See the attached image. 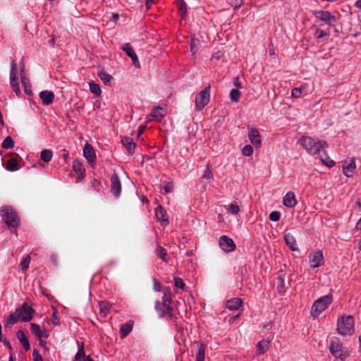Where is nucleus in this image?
<instances>
[{
    "label": "nucleus",
    "mask_w": 361,
    "mask_h": 361,
    "mask_svg": "<svg viewBox=\"0 0 361 361\" xmlns=\"http://www.w3.org/2000/svg\"><path fill=\"white\" fill-rule=\"evenodd\" d=\"M355 229L361 231V218L357 221L356 226H355Z\"/></svg>",
    "instance_id": "63"
},
{
    "label": "nucleus",
    "mask_w": 361,
    "mask_h": 361,
    "mask_svg": "<svg viewBox=\"0 0 361 361\" xmlns=\"http://www.w3.org/2000/svg\"><path fill=\"white\" fill-rule=\"evenodd\" d=\"M32 356L34 361H43L42 357L39 355L37 350H34L32 352Z\"/></svg>",
    "instance_id": "55"
},
{
    "label": "nucleus",
    "mask_w": 361,
    "mask_h": 361,
    "mask_svg": "<svg viewBox=\"0 0 361 361\" xmlns=\"http://www.w3.org/2000/svg\"><path fill=\"white\" fill-rule=\"evenodd\" d=\"M73 170L78 174H80V176H82L84 175L85 173V169L83 168V165L82 164V163L78 160H75L73 161Z\"/></svg>",
    "instance_id": "30"
},
{
    "label": "nucleus",
    "mask_w": 361,
    "mask_h": 361,
    "mask_svg": "<svg viewBox=\"0 0 361 361\" xmlns=\"http://www.w3.org/2000/svg\"><path fill=\"white\" fill-rule=\"evenodd\" d=\"M16 336L20 341L24 349L25 350H28L30 348V342L28 339L26 338L24 332L21 330L18 331L16 333Z\"/></svg>",
    "instance_id": "22"
},
{
    "label": "nucleus",
    "mask_w": 361,
    "mask_h": 361,
    "mask_svg": "<svg viewBox=\"0 0 361 361\" xmlns=\"http://www.w3.org/2000/svg\"><path fill=\"white\" fill-rule=\"evenodd\" d=\"M243 305V300L239 298H234L228 300L226 302V307L230 310H238Z\"/></svg>",
    "instance_id": "20"
},
{
    "label": "nucleus",
    "mask_w": 361,
    "mask_h": 361,
    "mask_svg": "<svg viewBox=\"0 0 361 361\" xmlns=\"http://www.w3.org/2000/svg\"><path fill=\"white\" fill-rule=\"evenodd\" d=\"M89 85H90V91L93 94H94L97 97L101 95L102 91H101L100 87L98 84L94 83V82H90Z\"/></svg>",
    "instance_id": "39"
},
{
    "label": "nucleus",
    "mask_w": 361,
    "mask_h": 361,
    "mask_svg": "<svg viewBox=\"0 0 361 361\" xmlns=\"http://www.w3.org/2000/svg\"><path fill=\"white\" fill-rule=\"evenodd\" d=\"M355 322L353 316L343 315L337 321V332L342 335H352L354 333Z\"/></svg>",
    "instance_id": "3"
},
{
    "label": "nucleus",
    "mask_w": 361,
    "mask_h": 361,
    "mask_svg": "<svg viewBox=\"0 0 361 361\" xmlns=\"http://www.w3.org/2000/svg\"><path fill=\"white\" fill-rule=\"evenodd\" d=\"M99 77L104 82L105 85H109L112 77L109 74L106 73L104 70H101L99 73Z\"/></svg>",
    "instance_id": "33"
},
{
    "label": "nucleus",
    "mask_w": 361,
    "mask_h": 361,
    "mask_svg": "<svg viewBox=\"0 0 361 361\" xmlns=\"http://www.w3.org/2000/svg\"><path fill=\"white\" fill-rule=\"evenodd\" d=\"M165 116V111L160 107H157L149 114L148 121H152L151 118H154L157 121H160Z\"/></svg>",
    "instance_id": "17"
},
{
    "label": "nucleus",
    "mask_w": 361,
    "mask_h": 361,
    "mask_svg": "<svg viewBox=\"0 0 361 361\" xmlns=\"http://www.w3.org/2000/svg\"><path fill=\"white\" fill-rule=\"evenodd\" d=\"M121 142L126 147L129 154L131 155L134 154L136 145L131 137H125L122 139Z\"/></svg>",
    "instance_id": "18"
},
{
    "label": "nucleus",
    "mask_w": 361,
    "mask_h": 361,
    "mask_svg": "<svg viewBox=\"0 0 361 361\" xmlns=\"http://www.w3.org/2000/svg\"><path fill=\"white\" fill-rule=\"evenodd\" d=\"M355 163L354 159H352L350 161V163H349L346 166H343V172L347 177H351L353 176V173L355 169Z\"/></svg>",
    "instance_id": "26"
},
{
    "label": "nucleus",
    "mask_w": 361,
    "mask_h": 361,
    "mask_svg": "<svg viewBox=\"0 0 361 361\" xmlns=\"http://www.w3.org/2000/svg\"><path fill=\"white\" fill-rule=\"evenodd\" d=\"M271 344L270 340H262L257 344V353L263 355L269 348Z\"/></svg>",
    "instance_id": "25"
},
{
    "label": "nucleus",
    "mask_w": 361,
    "mask_h": 361,
    "mask_svg": "<svg viewBox=\"0 0 361 361\" xmlns=\"http://www.w3.org/2000/svg\"><path fill=\"white\" fill-rule=\"evenodd\" d=\"M200 44V41L198 39L195 38V37L193 35L191 37V42H190V51L192 54V56L195 57V54L197 52V47Z\"/></svg>",
    "instance_id": "31"
},
{
    "label": "nucleus",
    "mask_w": 361,
    "mask_h": 361,
    "mask_svg": "<svg viewBox=\"0 0 361 361\" xmlns=\"http://www.w3.org/2000/svg\"><path fill=\"white\" fill-rule=\"evenodd\" d=\"M285 242L286 245L293 251L298 250V247H297L296 240L293 235L288 233L285 235Z\"/></svg>",
    "instance_id": "21"
},
{
    "label": "nucleus",
    "mask_w": 361,
    "mask_h": 361,
    "mask_svg": "<svg viewBox=\"0 0 361 361\" xmlns=\"http://www.w3.org/2000/svg\"><path fill=\"white\" fill-rule=\"evenodd\" d=\"M122 50L125 51L129 57L132 56L133 54H135L133 48L132 47L130 43H126L122 47Z\"/></svg>",
    "instance_id": "42"
},
{
    "label": "nucleus",
    "mask_w": 361,
    "mask_h": 361,
    "mask_svg": "<svg viewBox=\"0 0 361 361\" xmlns=\"http://www.w3.org/2000/svg\"><path fill=\"white\" fill-rule=\"evenodd\" d=\"M234 85L238 88H240L242 87L238 77L234 78Z\"/></svg>",
    "instance_id": "61"
},
{
    "label": "nucleus",
    "mask_w": 361,
    "mask_h": 361,
    "mask_svg": "<svg viewBox=\"0 0 361 361\" xmlns=\"http://www.w3.org/2000/svg\"><path fill=\"white\" fill-rule=\"evenodd\" d=\"M153 4V1L152 0H146V8L147 9H149L150 8V6H151V4Z\"/></svg>",
    "instance_id": "62"
},
{
    "label": "nucleus",
    "mask_w": 361,
    "mask_h": 361,
    "mask_svg": "<svg viewBox=\"0 0 361 361\" xmlns=\"http://www.w3.org/2000/svg\"><path fill=\"white\" fill-rule=\"evenodd\" d=\"M17 76V66L15 61H12L11 62V75L10 77H16Z\"/></svg>",
    "instance_id": "52"
},
{
    "label": "nucleus",
    "mask_w": 361,
    "mask_h": 361,
    "mask_svg": "<svg viewBox=\"0 0 361 361\" xmlns=\"http://www.w3.org/2000/svg\"><path fill=\"white\" fill-rule=\"evenodd\" d=\"M39 97L42 99L43 104L49 105L54 101V94L51 91L45 90L39 93Z\"/></svg>",
    "instance_id": "15"
},
{
    "label": "nucleus",
    "mask_w": 361,
    "mask_h": 361,
    "mask_svg": "<svg viewBox=\"0 0 361 361\" xmlns=\"http://www.w3.org/2000/svg\"><path fill=\"white\" fill-rule=\"evenodd\" d=\"M283 204L287 207H293L297 204L295 194L293 192H288L284 196L283 200Z\"/></svg>",
    "instance_id": "16"
},
{
    "label": "nucleus",
    "mask_w": 361,
    "mask_h": 361,
    "mask_svg": "<svg viewBox=\"0 0 361 361\" xmlns=\"http://www.w3.org/2000/svg\"><path fill=\"white\" fill-rule=\"evenodd\" d=\"M3 343H4V345L8 348V349L9 350V353H10V355H11V353H13V348H12V346L10 343V342L7 340V339H2Z\"/></svg>",
    "instance_id": "57"
},
{
    "label": "nucleus",
    "mask_w": 361,
    "mask_h": 361,
    "mask_svg": "<svg viewBox=\"0 0 361 361\" xmlns=\"http://www.w3.org/2000/svg\"><path fill=\"white\" fill-rule=\"evenodd\" d=\"M111 190L114 196H119L121 190V183L117 173H114L111 177Z\"/></svg>",
    "instance_id": "13"
},
{
    "label": "nucleus",
    "mask_w": 361,
    "mask_h": 361,
    "mask_svg": "<svg viewBox=\"0 0 361 361\" xmlns=\"http://www.w3.org/2000/svg\"><path fill=\"white\" fill-rule=\"evenodd\" d=\"M163 300L162 304L159 303V305L161 306L159 307L161 310V317H167L168 318L171 319L173 315V307L171 306V299L165 294L163 298Z\"/></svg>",
    "instance_id": "8"
},
{
    "label": "nucleus",
    "mask_w": 361,
    "mask_h": 361,
    "mask_svg": "<svg viewBox=\"0 0 361 361\" xmlns=\"http://www.w3.org/2000/svg\"><path fill=\"white\" fill-rule=\"evenodd\" d=\"M10 83L13 88V90L16 93V94L18 96L20 93L19 84L17 80V76L16 77H10Z\"/></svg>",
    "instance_id": "35"
},
{
    "label": "nucleus",
    "mask_w": 361,
    "mask_h": 361,
    "mask_svg": "<svg viewBox=\"0 0 361 361\" xmlns=\"http://www.w3.org/2000/svg\"><path fill=\"white\" fill-rule=\"evenodd\" d=\"M204 178H207L208 180L213 178V173L209 168V166L207 165V169L204 171V173L203 175Z\"/></svg>",
    "instance_id": "50"
},
{
    "label": "nucleus",
    "mask_w": 361,
    "mask_h": 361,
    "mask_svg": "<svg viewBox=\"0 0 361 361\" xmlns=\"http://www.w3.org/2000/svg\"><path fill=\"white\" fill-rule=\"evenodd\" d=\"M284 277L285 274H283V271H281L279 273L278 277H277V289L280 294H283L285 293V288H284Z\"/></svg>",
    "instance_id": "27"
},
{
    "label": "nucleus",
    "mask_w": 361,
    "mask_h": 361,
    "mask_svg": "<svg viewBox=\"0 0 361 361\" xmlns=\"http://www.w3.org/2000/svg\"><path fill=\"white\" fill-rule=\"evenodd\" d=\"M333 301L331 294L324 295L317 300L312 305L311 314L314 317H317L321 312L324 311Z\"/></svg>",
    "instance_id": "5"
},
{
    "label": "nucleus",
    "mask_w": 361,
    "mask_h": 361,
    "mask_svg": "<svg viewBox=\"0 0 361 361\" xmlns=\"http://www.w3.org/2000/svg\"><path fill=\"white\" fill-rule=\"evenodd\" d=\"M252 152L253 148L250 145H245L242 149V153L244 156H250L252 154Z\"/></svg>",
    "instance_id": "44"
},
{
    "label": "nucleus",
    "mask_w": 361,
    "mask_h": 361,
    "mask_svg": "<svg viewBox=\"0 0 361 361\" xmlns=\"http://www.w3.org/2000/svg\"><path fill=\"white\" fill-rule=\"evenodd\" d=\"M2 147L4 149H12L14 147V142L11 136H8L3 141Z\"/></svg>",
    "instance_id": "37"
},
{
    "label": "nucleus",
    "mask_w": 361,
    "mask_h": 361,
    "mask_svg": "<svg viewBox=\"0 0 361 361\" xmlns=\"http://www.w3.org/2000/svg\"><path fill=\"white\" fill-rule=\"evenodd\" d=\"M316 34L318 38H322L324 36H329V34L323 31L322 30L317 29Z\"/></svg>",
    "instance_id": "56"
},
{
    "label": "nucleus",
    "mask_w": 361,
    "mask_h": 361,
    "mask_svg": "<svg viewBox=\"0 0 361 361\" xmlns=\"http://www.w3.org/2000/svg\"><path fill=\"white\" fill-rule=\"evenodd\" d=\"M30 262V257L27 256L20 263V266L23 271H26L28 269L29 264Z\"/></svg>",
    "instance_id": "45"
},
{
    "label": "nucleus",
    "mask_w": 361,
    "mask_h": 361,
    "mask_svg": "<svg viewBox=\"0 0 361 361\" xmlns=\"http://www.w3.org/2000/svg\"><path fill=\"white\" fill-rule=\"evenodd\" d=\"M227 1L235 9L240 7L243 3V0H227Z\"/></svg>",
    "instance_id": "46"
},
{
    "label": "nucleus",
    "mask_w": 361,
    "mask_h": 361,
    "mask_svg": "<svg viewBox=\"0 0 361 361\" xmlns=\"http://www.w3.org/2000/svg\"><path fill=\"white\" fill-rule=\"evenodd\" d=\"M130 58H131V59L133 61V63L135 65V66L140 67L138 58H137L136 54H133V55L132 56H130Z\"/></svg>",
    "instance_id": "58"
},
{
    "label": "nucleus",
    "mask_w": 361,
    "mask_h": 361,
    "mask_svg": "<svg viewBox=\"0 0 361 361\" xmlns=\"http://www.w3.org/2000/svg\"><path fill=\"white\" fill-rule=\"evenodd\" d=\"M156 216L159 221L168 223L169 218L166 210L161 205H159L156 209Z\"/></svg>",
    "instance_id": "23"
},
{
    "label": "nucleus",
    "mask_w": 361,
    "mask_h": 361,
    "mask_svg": "<svg viewBox=\"0 0 361 361\" xmlns=\"http://www.w3.org/2000/svg\"><path fill=\"white\" fill-rule=\"evenodd\" d=\"M314 15L329 25H332L337 20L336 17L331 15L329 11H317L314 12Z\"/></svg>",
    "instance_id": "9"
},
{
    "label": "nucleus",
    "mask_w": 361,
    "mask_h": 361,
    "mask_svg": "<svg viewBox=\"0 0 361 361\" xmlns=\"http://www.w3.org/2000/svg\"><path fill=\"white\" fill-rule=\"evenodd\" d=\"M177 5L180 12V16L183 18L187 12V5L183 0H178Z\"/></svg>",
    "instance_id": "40"
},
{
    "label": "nucleus",
    "mask_w": 361,
    "mask_h": 361,
    "mask_svg": "<svg viewBox=\"0 0 361 361\" xmlns=\"http://www.w3.org/2000/svg\"><path fill=\"white\" fill-rule=\"evenodd\" d=\"M209 90L210 85H208L196 95L195 105L197 110L201 111L209 103Z\"/></svg>",
    "instance_id": "7"
},
{
    "label": "nucleus",
    "mask_w": 361,
    "mask_h": 361,
    "mask_svg": "<svg viewBox=\"0 0 361 361\" xmlns=\"http://www.w3.org/2000/svg\"><path fill=\"white\" fill-rule=\"evenodd\" d=\"M52 323L54 325H59V317L58 316V312L56 310H54L52 314Z\"/></svg>",
    "instance_id": "54"
},
{
    "label": "nucleus",
    "mask_w": 361,
    "mask_h": 361,
    "mask_svg": "<svg viewBox=\"0 0 361 361\" xmlns=\"http://www.w3.org/2000/svg\"><path fill=\"white\" fill-rule=\"evenodd\" d=\"M157 256L161 258L164 262L167 263L169 259L167 258L166 250L162 247L159 245L156 250Z\"/></svg>",
    "instance_id": "29"
},
{
    "label": "nucleus",
    "mask_w": 361,
    "mask_h": 361,
    "mask_svg": "<svg viewBox=\"0 0 361 361\" xmlns=\"http://www.w3.org/2000/svg\"><path fill=\"white\" fill-rule=\"evenodd\" d=\"M52 152L49 149H44L41 152L40 158L44 162H49L52 158Z\"/></svg>",
    "instance_id": "32"
},
{
    "label": "nucleus",
    "mask_w": 361,
    "mask_h": 361,
    "mask_svg": "<svg viewBox=\"0 0 361 361\" xmlns=\"http://www.w3.org/2000/svg\"><path fill=\"white\" fill-rule=\"evenodd\" d=\"M302 88H293L292 90V97L294 98H299L302 96Z\"/></svg>",
    "instance_id": "49"
},
{
    "label": "nucleus",
    "mask_w": 361,
    "mask_h": 361,
    "mask_svg": "<svg viewBox=\"0 0 361 361\" xmlns=\"http://www.w3.org/2000/svg\"><path fill=\"white\" fill-rule=\"evenodd\" d=\"M1 216L8 227L17 228L20 225V219L16 212L11 207H5L1 210Z\"/></svg>",
    "instance_id": "4"
},
{
    "label": "nucleus",
    "mask_w": 361,
    "mask_h": 361,
    "mask_svg": "<svg viewBox=\"0 0 361 361\" xmlns=\"http://www.w3.org/2000/svg\"><path fill=\"white\" fill-rule=\"evenodd\" d=\"M83 154L84 157L87 159L89 164H90L91 166H93V165L95 164L96 154L93 147L90 144H85L83 149Z\"/></svg>",
    "instance_id": "12"
},
{
    "label": "nucleus",
    "mask_w": 361,
    "mask_h": 361,
    "mask_svg": "<svg viewBox=\"0 0 361 361\" xmlns=\"http://www.w3.org/2000/svg\"><path fill=\"white\" fill-rule=\"evenodd\" d=\"M219 245L226 252L233 251L235 249L233 240L226 235L220 237Z\"/></svg>",
    "instance_id": "11"
},
{
    "label": "nucleus",
    "mask_w": 361,
    "mask_h": 361,
    "mask_svg": "<svg viewBox=\"0 0 361 361\" xmlns=\"http://www.w3.org/2000/svg\"><path fill=\"white\" fill-rule=\"evenodd\" d=\"M330 352L335 357L340 358L342 360L349 356L348 350L343 346L338 338L331 341Z\"/></svg>",
    "instance_id": "6"
},
{
    "label": "nucleus",
    "mask_w": 361,
    "mask_h": 361,
    "mask_svg": "<svg viewBox=\"0 0 361 361\" xmlns=\"http://www.w3.org/2000/svg\"><path fill=\"white\" fill-rule=\"evenodd\" d=\"M111 307V304L106 301H101L99 302L100 314L106 316Z\"/></svg>",
    "instance_id": "34"
},
{
    "label": "nucleus",
    "mask_w": 361,
    "mask_h": 361,
    "mask_svg": "<svg viewBox=\"0 0 361 361\" xmlns=\"http://www.w3.org/2000/svg\"><path fill=\"white\" fill-rule=\"evenodd\" d=\"M281 218V213L278 211L271 212L269 214V219L272 221H277Z\"/></svg>",
    "instance_id": "48"
},
{
    "label": "nucleus",
    "mask_w": 361,
    "mask_h": 361,
    "mask_svg": "<svg viewBox=\"0 0 361 361\" xmlns=\"http://www.w3.org/2000/svg\"><path fill=\"white\" fill-rule=\"evenodd\" d=\"M85 357H87V356L85 355V353L84 343H82L80 347L78 349V353L75 355V360H80L82 357H83L85 360Z\"/></svg>",
    "instance_id": "43"
},
{
    "label": "nucleus",
    "mask_w": 361,
    "mask_h": 361,
    "mask_svg": "<svg viewBox=\"0 0 361 361\" xmlns=\"http://www.w3.org/2000/svg\"><path fill=\"white\" fill-rule=\"evenodd\" d=\"M299 143L302 147L311 154L320 153L321 149H324L328 146L326 141L315 142L312 137L303 136L299 140Z\"/></svg>",
    "instance_id": "2"
},
{
    "label": "nucleus",
    "mask_w": 361,
    "mask_h": 361,
    "mask_svg": "<svg viewBox=\"0 0 361 361\" xmlns=\"http://www.w3.org/2000/svg\"><path fill=\"white\" fill-rule=\"evenodd\" d=\"M228 209L232 214H237L240 212V207L238 205L233 204H229L228 205Z\"/></svg>",
    "instance_id": "47"
},
{
    "label": "nucleus",
    "mask_w": 361,
    "mask_h": 361,
    "mask_svg": "<svg viewBox=\"0 0 361 361\" xmlns=\"http://www.w3.org/2000/svg\"><path fill=\"white\" fill-rule=\"evenodd\" d=\"M248 137L252 144L256 147H259L261 146V136L256 128H252L250 130Z\"/></svg>",
    "instance_id": "14"
},
{
    "label": "nucleus",
    "mask_w": 361,
    "mask_h": 361,
    "mask_svg": "<svg viewBox=\"0 0 361 361\" xmlns=\"http://www.w3.org/2000/svg\"><path fill=\"white\" fill-rule=\"evenodd\" d=\"M223 56V53L220 51L214 53L212 56V59H219L221 58V56Z\"/></svg>",
    "instance_id": "60"
},
{
    "label": "nucleus",
    "mask_w": 361,
    "mask_h": 361,
    "mask_svg": "<svg viewBox=\"0 0 361 361\" xmlns=\"http://www.w3.org/2000/svg\"><path fill=\"white\" fill-rule=\"evenodd\" d=\"M240 92L236 89H232L230 92V99L234 102H238L240 97Z\"/></svg>",
    "instance_id": "41"
},
{
    "label": "nucleus",
    "mask_w": 361,
    "mask_h": 361,
    "mask_svg": "<svg viewBox=\"0 0 361 361\" xmlns=\"http://www.w3.org/2000/svg\"><path fill=\"white\" fill-rule=\"evenodd\" d=\"M324 157L322 156V155H319V159L321 161V162L329 166V167H331L333 166L335 163L333 160H331L325 153V152L324 151Z\"/></svg>",
    "instance_id": "36"
},
{
    "label": "nucleus",
    "mask_w": 361,
    "mask_h": 361,
    "mask_svg": "<svg viewBox=\"0 0 361 361\" xmlns=\"http://www.w3.org/2000/svg\"><path fill=\"white\" fill-rule=\"evenodd\" d=\"M146 128H147L146 125H142L140 127L138 133H137V137H140L144 133Z\"/></svg>",
    "instance_id": "59"
},
{
    "label": "nucleus",
    "mask_w": 361,
    "mask_h": 361,
    "mask_svg": "<svg viewBox=\"0 0 361 361\" xmlns=\"http://www.w3.org/2000/svg\"><path fill=\"white\" fill-rule=\"evenodd\" d=\"M174 283H175L176 287H177L178 288L183 289L185 287V283L180 278H175Z\"/></svg>",
    "instance_id": "51"
},
{
    "label": "nucleus",
    "mask_w": 361,
    "mask_h": 361,
    "mask_svg": "<svg viewBox=\"0 0 361 361\" xmlns=\"http://www.w3.org/2000/svg\"><path fill=\"white\" fill-rule=\"evenodd\" d=\"M39 344L41 347L46 348V342L42 340V338L39 340Z\"/></svg>",
    "instance_id": "64"
},
{
    "label": "nucleus",
    "mask_w": 361,
    "mask_h": 361,
    "mask_svg": "<svg viewBox=\"0 0 361 361\" xmlns=\"http://www.w3.org/2000/svg\"><path fill=\"white\" fill-rule=\"evenodd\" d=\"M6 168L10 171H16L18 169V161L14 159H10L6 164Z\"/></svg>",
    "instance_id": "38"
},
{
    "label": "nucleus",
    "mask_w": 361,
    "mask_h": 361,
    "mask_svg": "<svg viewBox=\"0 0 361 361\" xmlns=\"http://www.w3.org/2000/svg\"><path fill=\"white\" fill-rule=\"evenodd\" d=\"M35 310L27 303L25 302L19 308H17L14 313L9 315L8 321L5 324V327H11L19 320L27 322L32 319Z\"/></svg>",
    "instance_id": "1"
},
{
    "label": "nucleus",
    "mask_w": 361,
    "mask_h": 361,
    "mask_svg": "<svg viewBox=\"0 0 361 361\" xmlns=\"http://www.w3.org/2000/svg\"><path fill=\"white\" fill-rule=\"evenodd\" d=\"M173 184L172 182H169L164 186V190L166 194L171 192L173 190Z\"/></svg>",
    "instance_id": "53"
},
{
    "label": "nucleus",
    "mask_w": 361,
    "mask_h": 361,
    "mask_svg": "<svg viewBox=\"0 0 361 361\" xmlns=\"http://www.w3.org/2000/svg\"><path fill=\"white\" fill-rule=\"evenodd\" d=\"M133 322L129 321L128 322L123 324L120 329L121 337L125 338L127 336L133 329Z\"/></svg>",
    "instance_id": "24"
},
{
    "label": "nucleus",
    "mask_w": 361,
    "mask_h": 361,
    "mask_svg": "<svg viewBox=\"0 0 361 361\" xmlns=\"http://www.w3.org/2000/svg\"><path fill=\"white\" fill-rule=\"evenodd\" d=\"M30 328H31V332L39 339L40 340L41 338H42L43 337H46L47 338L48 337V334L42 331L39 326V325L35 324V323H32L30 324Z\"/></svg>",
    "instance_id": "19"
},
{
    "label": "nucleus",
    "mask_w": 361,
    "mask_h": 361,
    "mask_svg": "<svg viewBox=\"0 0 361 361\" xmlns=\"http://www.w3.org/2000/svg\"><path fill=\"white\" fill-rule=\"evenodd\" d=\"M195 344H197L198 346V352L196 355V361H204L205 356V345L197 342H195Z\"/></svg>",
    "instance_id": "28"
},
{
    "label": "nucleus",
    "mask_w": 361,
    "mask_h": 361,
    "mask_svg": "<svg viewBox=\"0 0 361 361\" xmlns=\"http://www.w3.org/2000/svg\"><path fill=\"white\" fill-rule=\"evenodd\" d=\"M324 263L323 253L321 250H317L310 255V264L312 268H317Z\"/></svg>",
    "instance_id": "10"
}]
</instances>
